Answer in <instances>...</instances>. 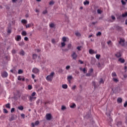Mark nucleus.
<instances>
[{"mask_svg": "<svg viewBox=\"0 0 127 127\" xmlns=\"http://www.w3.org/2000/svg\"><path fill=\"white\" fill-rule=\"evenodd\" d=\"M107 44L108 45H111V44H112V41H109L108 42H107Z\"/></svg>", "mask_w": 127, "mask_h": 127, "instance_id": "nucleus-47", "label": "nucleus"}, {"mask_svg": "<svg viewBox=\"0 0 127 127\" xmlns=\"http://www.w3.org/2000/svg\"><path fill=\"white\" fill-rule=\"evenodd\" d=\"M3 112L5 113V114H7V113H8V111H7V110L5 109H3Z\"/></svg>", "mask_w": 127, "mask_h": 127, "instance_id": "nucleus-46", "label": "nucleus"}, {"mask_svg": "<svg viewBox=\"0 0 127 127\" xmlns=\"http://www.w3.org/2000/svg\"><path fill=\"white\" fill-rule=\"evenodd\" d=\"M18 110H20V111H23V106H20L18 107Z\"/></svg>", "mask_w": 127, "mask_h": 127, "instance_id": "nucleus-25", "label": "nucleus"}, {"mask_svg": "<svg viewBox=\"0 0 127 127\" xmlns=\"http://www.w3.org/2000/svg\"><path fill=\"white\" fill-rule=\"evenodd\" d=\"M121 2L123 5H125V4H126V2L124 1V0H122Z\"/></svg>", "mask_w": 127, "mask_h": 127, "instance_id": "nucleus-45", "label": "nucleus"}, {"mask_svg": "<svg viewBox=\"0 0 127 127\" xmlns=\"http://www.w3.org/2000/svg\"><path fill=\"white\" fill-rule=\"evenodd\" d=\"M123 102V99H122V98H118L117 99V102L119 104H121V103H122Z\"/></svg>", "mask_w": 127, "mask_h": 127, "instance_id": "nucleus-13", "label": "nucleus"}, {"mask_svg": "<svg viewBox=\"0 0 127 127\" xmlns=\"http://www.w3.org/2000/svg\"><path fill=\"white\" fill-rule=\"evenodd\" d=\"M28 95H24L22 96V100H23L24 101H25V100H26V97H28Z\"/></svg>", "mask_w": 127, "mask_h": 127, "instance_id": "nucleus-14", "label": "nucleus"}, {"mask_svg": "<svg viewBox=\"0 0 127 127\" xmlns=\"http://www.w3.org/2000/svg\"><path fill=\"white\" fill-rule=\"evenodd\" d=\"M5 107L7 109H10V104H9V103H7V104L5 105Z\"/></svg>", "mask_w": 127, "mask_h": 127, "instance_id": "nucleus-29", "label": "nucleus"}, {"mask_svg": "<svg viewBox=\"0 0 127 127\" xmlns=\"http://www.w3.org/2000/svg\"><path fill=\"white\" fill-rule=\"evenodd\" d=\"M62 47H65V46L66 45V44L65 42H62L61 43Z\"/></svg>", "mask_w": 127, "mask_h": 127, "instance_id": "nucleus-33", "label": "nucleus"}, {"mask_svg": "<svg viewBox=\"0 0 127 127\" xmlns=\"http://www.w3.org/2000/svg\"><path fill=\"white\" fill-rule=\"evenodd\" d=\"M37 58V55L34 54L33 55V59L34 60Z\"/></svg>", "mask_w": 127, "mask_h": 127, "instance_id": "nucleus-24", "label": "nucleus"}, {"mask_svg": "<svg viewBox=\"0 0 127 127\" xmlns=\"http://www.w3.org/2000/svg\"><path fill=\"white\" fill-rule=\"evenodd\" d=\"M65 69L66 70H69V69H70V65H67L65 67Z\"/></svg>", "mask_w": 127, "mask_h": 127, "instance_id": "nucleus-48", "label": "nucleus"}, {"mask_svg": "<svg viewBox=\"0 0 127 127\" xmlns=\"http://www.w3.org/2000/svg\"><path fill=\"white\" fill-rule=\"evenodd\" d=\"M7 76H8V74L7 72H6V71H4L2 72V77H3V78H6V77H7Z\"/></svg>", "mask_w": 127, "mask_h": 127, "instance_id": "nucleus-8", "label": "nucleus"}, {"mask_svg": "<svg viewBox=\"0 0 127 127\" xmlns=\"http://www.w3.org/2000/svg\"><path fill=\"white\" fill-rule=\"evenodd\" d=\"M81 46H78L76 48V49L78 50V51H81Z\"/></svg>", "mask_w": 127, "mask_h": 127, "instance_id": "nucleus-44", "label": "nucleus"}, {"mask_svg": "<svg viewBox=\"0 0 127 127\" xmlns=\"http://www.w3.org/2000/svg\"><path fill=\"white\" fill-rule=\"evenodd\" d=\"M54 4V1H51L49 2L50 5H53Z\"/></svg>", "mask_w": 127, "mask_h": 127, "instance_id": "nucleus-41", "label": "nucleus"}, {"mask_svg": "<svg viewBox=\"0 0 127 127\" xmlns=\"http://www.w3.org/2000/svg\"><path fill=\"white\" fill-rule=\"evenodd\" d=\"M32 78L34 79L35 78V75H34V74H32Z\"/></svg>", "mask_w": 127, "mask_h": 127, "instance_id": "nucleus-61", "label": "nucleus"}, {"mask_svg": "<svg viewBox=\"0 0 127 127\" xmlns=\"http://www.w3.org/2000/svg\"><path fill=\"white\" fill-rule=\"evenodd\" d=\"M31 25H32V26H33V24H27V25H26V28H29Z\"/></svg>", "mask_w": 127, "mask_h": 127, "instance_id": "nucleus-23", "label": "nucleus"}, {"mask_svg": "<svg viewBox=\"0 0 127 127\" xmlns=\"http://www.w3.org/2000/svg\"><path fill=\"white\" fill-rule=\"evenodd\" d=\"M25 116V115L24 114H21V117L22 118H23V119H24Z\"/></svg>", "mask_w": 127, "mask_h": 127, "instance_id": "nucleus-55", "label": "nucleus"}, {"mask_svg": "<svg viewBox=\"0 0 127 127\" xmlns=\"http://www.w3.org/2000/svg\"><path fill=\"white\" fill-rule=\"evenodd\" d=\"M71 47H72V45L71 44H68L67 45V48L68 49H71Z\"/></svg>", "mask_w": 127, "mask_h": 127, "instance_id": "nucleus-36", "label": "nucleus"}, {"mask_svg": "<svg viewBox=\"0 0 127 127\" xmlns=\"http://www.w3.org/2000/svg\"><path fill=\"white\" fill-rule=\"evenodd\" d=\"M95 57L96 59H100V57H101V55L96 54L95 56Z\"/></svg>", "mask_w": 127, "mask_h": 127, "instance_id": "nucleus-32", "label": "nucleus"}, {"mask_svg": "<svg viewBox=\"0 0 127 127\" xmlns=\"http://www.w3.org/2000/svg\"><path fill=\"white\" fill-rule=\"evenodd\" d=\"M112 77H117V73H116V72H113L112 73Z\"/></svg>", "mask_w": 127, "mask_h": 127, "instance_id": "nucleus-28", "label": "nucleus"}, {"mask_svg": "<svg viewBox=\"0 0 127 127\" xmlns=\"http://www.w3.org/2000/svg\"><path fill=\"white\" fill-rule=\"evenodd\" d=\"M90 3V1L88 0H85L84 1L83 4L84 5H87V4H89Z\"/></svg>", "mask_w": 127, "mask_h": 127, "instance_id": "nucleus-22", "label": "nucleus"}, {"mask_svg": "<svg viewBox=\"0 0 127 127\" xmlns=\"http://www.w3.org/2000/svg\"><path fill=\"white\" fill-rule=\"evenodd\" d=\"M7 33H11V30H10V29H8V30H7Z\"/></svg>", "mask_w": 127, "mask_h": 127, "instance_id": "nucleus-59", "label": "nucleus"}, {"mask_svg": "<svg viewBox=\"0 0 127 127\" xmlns=\"http://www.w3.org/2000/svg\"><path fill=\"white\" fill-rule=\"evenodd\" d=\"M46 120H47V121H50L52 118V116L50 114H47L46 115Z\"/></svg>", "mask_w": 127, "mask_h": 127, "instance_id": "nucleus-5", "label": "nucleus"}, {"mask_svg": "<svg viewBox=\"0 0 127 127\" xmlns=\"http://www.w3.org/2000/svg\"><path fill=\"white\" fill-rule=\"evenodd\" d=\"M111 18L113 20H115V19H116V17H115V16L114 15L111 16Z\"/></svg>", "mask_w": 127, "mask_h": 127, "instance_id": "nucleus-49", "label": "nucleus"}, {"mask_svg": "<svg viewBox=\"0 0 127 127\" xmlns=\"http://www.w3.org/2000/svg\"><path fill=\"white\" fill-rule=\"evenodd\" d=\"M54 72H52L51 74L46 77V80L47 81H52L53 80V76H54Z\"/></svg>", "mask_w": 127, "mask_h": 127, "instance_id": "nucleus-2", "label": "nucleus"}, {"mask_svg": "<svg viewBox=\"0 0 127 127\" xmlns=\"http://www.w3.org/2000/svg\"><path fill=\"white\" fill-rule=\"evenodd\" d=\"M115 56H116V57H118V58L121 57V56H122V55H121V53H117V54H116Z\"/></svg>", "mask_w": 127, "mask_h": 127, "instance_id": "nucleus-18", "label": "nucleus"}, {"mask_svg": "<svg viewBox=\"0 0 127 127\" xmlns=\"http://www.w3.org/2000/svg\"><path fill=\"white\" fill-rule=\"evenodd\" d=\"M102 12H103V11H102L101 9H97V13L99 14H101L102 13Z\"/></svg>", "mask_w": 127, "mask_h": 127, "instance_id": "nucleus-30", "label": "nucleus"}, {"mask_svg": "<svg viewBox=\"0 0 127 127\" xmlns=\"http://www.w3.org/2000/svg\"><path fill=\"white\" fill-rule=\"evenodd\" d=\"M89 52L90 54H94V51L92 49H90V50H89Z\"/></svg>", "mask_w": 127, "mask_h": 127, "instance_id": "nucleus-27", "label": "nucleus"}, {"mask_svg": "<svg viewBox=\"0 0 127 127\" xmlns=\"http://www.w3.org/2000/svg\"><path fill=\"white\" fill-rule=\"evenodd\" d=\"M21 35H22V36H26V35H27V33H26V31H23L21 33Z\"/></svg>", "mask_w": 127, "mask_h": 127, "instance_id": "nucleus-12", "label": "nucleus"}, {"mask_svg": "<svg viewBox=\"0 0 127 127\" xmlns=\"http://www.w3.org/2000/svg\"><path fill=\"white\" fill-rule=\"evenodd\" d=\"M21 22V23H23V24H26V23H27V20L25 19H22Z\"/></svg>", "mask_w": 127, "mask_h": 127, "instance_id": "nucleus-11", "label": "nucleus"}, {"mask_svg": "<svg viewBox=\"0 0 127 127\" xmlns=\"http://www.w3.org/2000/svg\"><path fill=\"white\" fill-rule=\"evenodd\" d=\"M15 39L16 41H20L21 40V36L17 35L16 37H15Z\"/></svg>", "mask_w": 127, "mask_h": 127, "instance_id": "nucleus-7", "label": "nucleus"}, {"mask_svg": "<svg viewBox=\"0 0 127 127\" xmlns=\"http://www.w3.org/2000/svg\"><path fill=\"white\" fill-rule=\"evenodd\" d=\"M75 35L76 36H77L78 37L81 36V34L79 32H76L75 33Z\"/></svg>", "mask_w": 127, "mask_h": 127, "instance_id": "nucleus-20", "label": "nucleus"}, {"mask_svg": "<svg viewBox=\"0 0 127 127\" xmlns=\"http://www.w3.org/2000/svg\"><path fill=\"white\" fill-rule=\"evenodd\" d=\"M28 90H31V89H32V86H31V85H29L28 86Z\"/></svg>", "mask_w": 127, "mask_h": 127, "instance_id": "nucleus-40", "label": "nucleus"}, {"mask_svg": "<svg viewBox=\"0 0 127 127\" xmlns=\"http://www.w3.org/2000/svg\"><path fill=\"white\" fill-rule=\"evenodd\" d=\"M83 72H84V73H85V72H86V68H83Z\"/></svg>", "mask_w": 127, "mask_h": 127, "instance_id": "nucleus-64", "label": "nucleus"}, {"mask_svg": "<svg viewBox=\"0 0 127 127\" xmlns=\"http://www.w3.org/2000/svg\"><path fill=\"white\" fill-rule=\"evenodd\" d=\"M72 90H75L76 89V85H74L71 88Z\"/></svg>", "mask_w": 127, "mask_h": 127, "instance_id": "nucleus-52", "label": "nucleus"}, {"mask_svg": "<svg viewBox=\"0 0 127 127\" xmlns=\"http://www.w3.org/2000/svg\"><path fill=\"white\" fill-rule=\"evenodd\" d=\"M52 43H55V40L52 39Z\"/></svg>", "mask_w": 127, "mask_h": 127, "instance_id": "nucleus-63", "label": "nucleus"}, {"mask_svg": "<svg viewBox=\"0 0 127 127\" xmlns=\"http://www.w3.org/2000/svg\"><path fill=\"white\" fill-rule=\"evenodd\" d=\"M62 110L63 111H64V110H66V107L64 106H62Z\"/></svg>", "mask_w": 127, "mask_h": 127, "instance_id": "nucleus-43", "label": "nucleus"}, {"mask_svg": "<svg viewBox=\"0 0 127 127\" xmlns=\"http://www.w3.org/2000/svg\"><path fill=\"white\" fill-rule=\"evenodd\" d=\"M62 88L63 89H67V88H68V85L67 84H63Z\"/></svg>", "mask_w": 127, "mask_h": 127, "instance_id": "nucleus-21", "label": "nucleus"}, {"mask_svg": "<svg viewBox=\"0 0 127 127\" xmlns=\"http://www.w3.org/2000/svg\"><path fill=\"white\" fill-rule=\"evenodd\" d=\"M75 107H76V104L75 103H73L72 105L70 106V108H71V109H74Z\"/></svg>", "mask_w": 127, "mask_h": 127, "instance_id": "nucleus-26", "label": "nucleus"}, {"mask_svg": "<svg viewBox=\"0 0 127 127\" xmlns=\"http://www.w3.org/2000/svg\"><path fill=\"white\" fill-rule=\"evenodd\" d=\"M49 26L50 27H51V28H53L54 27H55V25L54 24V23H52L50 24Z\"/></svg>", "mask_w": 127, "mask_h": 127, "instance_id": "nucleus-19", "label": "nucleus"}, {"mask_svg": "<svg viewBox=\"0 0 127 127\" xmlns=\"http://www.w3.org/2000/svg\"><path fill=\"white\" fill-rule=\"evenodd\" d=\"M47 12V10H45L43 12V14H46V13Z\"/></svg>", "mask_w": 127, "mask_h": 127, "instance_id": "nucleus-56", "label": "nucleus"}, {"mask_svg": "<svg viewBox=\"0 0 127 127\" xmlns=\"http://www.w3.org/2000/svg\"><path fill=\"white\" fill-rule=\"evenodd\" d=\"M14 108H12L11 109V113H13L14 112Z\"/></svg>", "mask_w": 127, "mask_h": 127, "instance_id": "nucleus-53", "label": "nucleus"}, {"mask_svg": "<svg viewBox=\"0 0 127 127\" xmlns=\"http://www.w3.org/2000/svg\"><path fill=\"white\" fill-rule=\"evenodd\" d=\"M127 106V102H126L125 103L124 105V107L125 108H126Z\"/></svg>", "mask_w": 127, "mask_h": 127, "instance_id": "nucleus-54", "label": "nucleus"}, {"mask_svg": "<svg viewBox=\"0 0 127 127\" xmlns=\"http://www.w3.org/2000/svg\"><path fill=\"white\" fill-rule=\"evenodd\" d=\"M11 0L13 3H14V2H16V1H17V0Z\"/></svg>", "mask_w": 127, "mask_h": 127, "instance_id": "nucleus-62", "label": "nucleus"}, {"mask_svg": "<svg viewBox=\"0 0 127 127\" xmlns=\"http://www.w3.org/2000/svg\"><path fill=\"white\" fill-rule=\"evenodd\" d=\"M99 83H100V84H104V80L103 79V78L100 79Z\"/></svg>", "mask_w": 127, "mask_h": 127, "instance_id": "nucleus-34", "label": "nucleus"}, {"mask_svg": "<svg viewBox=\"0 0 127 127\" xmlns=\"http://www.w3.org/2000/svg\"><path fill=\"white\" fill-rule=\"evenodd\" d=\"M31 126H32V127H35V124L32 123L31 124Z\"/></svg>", "mask_w": 127, "mask_h": 127, "instance_id": "nucleus-60", "label": "nucleus"}, {"mask_svg": "<svg viewBox=\"0 0 127 127\" xmlns=\"http://www.w3.org/2000/svg\"><path fill=\"white\" fill-rule=\"evenodd\" d=\"M113 81L114 82H115V83H118V82H119L118 78H116L115 77L113 78Z\"/></svg>", "mask_w": 127, "mask_h": 127, "instance_id": "nucleus-31", "label": "nucleus"}, {"mask_svg": "<svg viewBox=\"0 0 127 127\" xmlns=\"http://www.w3.org/2000/svg\"><path fill=\"white\" fill-rule=\"evenodd\" d=\"M93 71H94L93 69V68H91V69L89 70V73H92Z\"/></svg>", "mask_w": 127, "mask_h": 127, "instance_id": "nucleus-57", "label": "nucleus"}, {"mask_svg": "<svg viewBox=\"0 0 127 127\" xmlns=\"http://www.w3.org/2000/svg\"><path fill=\"white\" fill-rule=\"evenodd\" d=\"M126 16H127V12L122 14V17H126Z\"/></svg>", "mask_w": 127, "mask_h": 127, "instance_id": "nucleus-35", "label": "nucleus"}, {"mask_svg": "<svg viewBox=\"0 0 127 127\" xmlns=\"http://www.w3.org/2000/svg\"><path fill=\"white\" fill-rule=\"evenodd\" d=\"M14 120V118L13 117V116H12L10 118L9 121L10 122H11Z\"/></svg>", "mask_w": 127, "mask_h": 127, "instance_id": "nucleus-38", "label": "nucleus"}, {"mask_svg": "<svg viewBox=\"0 0 127 127\" xmlns=\"http://www.w3.org/2000/svg\"><path fill=\"white\" fill-rule=\"evenodd\" d=\"M67 40H69V39L66 37H63L62 38V41L63 42H66V41Z\"/></svg>", "mask_w": 127, "mask_h": 127, "instance_id": "nucleus-9", "label": "nucleus"}, {"mask_svg": "<svg viewBox=\"0 0 127 127\" xmlns=\"http://www.w3.org/2000/svg\"><path fill=\"white\" fill-rule=\"evenodd\" d=\"M119 61L121 62V63H125V59H124L120 58Z\"/></svg>", "mask_w": 127, "mask_h": 127, "instance_id": "nucleus-16", "label": "nucleus"}, {"mask_svg": "<svg viewBox=\"0 0 127 127\" xmlns=\"http://www.w3.org/2000/svg\"><path fill=\"white\" fill-rule=\"evenodd\" d=\"M125 40L120 38V40L119 41V44H121L122 46H125Z\"/></svg>", "mask_w": 127, "mask_h": 127, "instance_id": "nucleus-6", "label": "nucleus"}, {"mask_svg": "<svg viewBox=\"0 0 127 127\" xmlns=\"http://www.w3.org/2000/svg\"><path fill=\"white\" fill-rule=\"evenodd\" d=\"M79 62H80V64H83L84 62L80 60L78 61Z\"/></svg>", "mask_w": 127, "mask_h": 127, "instance_id": "nucleus-58", "label": "nucleus"}, {"mask_svg": "<svg viewBox=\"0 0 127 127\" xmlns=\"http://www.w3.org/2000/svg\"><path fill=\"white\" fill-rule=\"evenodd\" d=\"M73 77L71 75H69L67 77V80L68 81V82H70L71 80H72Z\"/></svg>", "mask_w": 127, "mask_h": 127, "instance_id": "nucleus-15", "label": "nucleus"}, {"mask_svg": "<svg viewBox=\"0 0 127 127\" xmlns=\"http://www.w3.org/2000/svg\"><path fill=\"white\" fill-rule=\"evenodd\" d=\"M35 126H38V125H39V121H37L35 122Z\"/></svg>", "mask_w": 127, "mask_h": 127, "instance_id": "nucleus-42", "label": "nucleus"}, {"mask_svg": "<svg viewBox=\"0 0 127 127\" xmlns=\"http://www.w3.org/2000/svg\"><path fill=\"white\" fill-rule=\"evenodd\" d=\"M19 54L20 55H22V56H23L25 54V53L24 52L23 50H21Z\"/></svg>", "mask_w": 127, "mask_h": 127, "instance_id": "nucleus-17", "label": "nucleus"}, {"mask_svg": "<svg viewBox=\"0 0 127 127\" xmlns=\"http://www.w3.org/2000/svg\"><path fill=\"white\" fill-rule=\"evenodd\" d=\"M91 72H88V73H87L86 74V76H91Z\"/></svg>", "mask_w": 127, "mask_h": 127, "instance_id": "nucleus-50", "label": "nucleus"}, {"mask_svg": "<svg viewBox=\"0 0 127 127\" xmlns=\"http://www.w3.org/2000/svg\"><path fill=\"white\" fill-rule=\"evenodd\" d=\"M35 95H36V93L34 92L30 96H29L28 99L30 102H33V101H35V100H36V97H34Z\"/></svg>", "mask_w": 127, "mask_h": 127, "instance_id": "nucleus-1", "label": "nucleus"}, {"mask_svg": "<svg viewBox=\"0 0 127 127\" xmlns=\"http://www.w3.org/2000/svg\"><path fill=\"white\" fill-rule=\"evenodd\" d=\"M71 56L73 60H77V57H78V55H77V54H76L75 52H73Z\"/></svg>", "mask_w": 127, "mask_h": 127, "instance_id": "nucleus-3", "label": "nucleus"}, {"mask_svg": "<svg viewBox=\"0 0 127 127\" xmlns=\"http://www.w3.org/2000/svg\"><path fill=\"white\" fill-rule=\"evenodd\" d=\"M18 80L19 81H21V80H22V81H25V78H24V77L21 78V77L20 76H18Z\"/></svg>", "mask_w": 127, "mask_h": 127, "instance_id": "nucleus-10", "label": "nucleus"}, {"mask_svg": "<svg viewBox=\"0 0 127 127\" xmlns=\"http://www.w3.org/2000/svg\"><path fill=\"white\" fill-rule=\"evenodd\" d=\"M23 71H22V70L21 69H19L18 71V74H22Z\"/></svg>", "mask_w": 127, "mask_h": 127, "instance_id": "nucleus-39", "label": "nucleus"}, {"mask_svg": "<svg viewBox=\"0 0 127 127\" xmlns=\"http://www.w3.org/2000/svg\"><path fill=\"white\" fill-rule=\"evenodd\" d=\"M32 72L33 73H34V74H38V73H39V69L36 67H35L33 68Z\"/></svg>", "mask_w": 127, "mask_h": 127, "instance_id": "nucleus-4", "label": "nucleus"}, {"mask_svg": "<svg viewBox=\"0 0 127 127\" xmlns=\"http://www.w3.org/2000/svg\"><path fill=\"white\" fill-rule=\"evenodd\" d=\"M24 39L25 41H28V38H27V37H25Z\"/></svg>", "mask_w": 127, "mask_h": 127, "instance_id": "nucleus-51", "label": "nucleus"}, {"mask_svg": "<svg viewBox=\"0 0 127 127\" xmlns=\"http://www.w3.org/2000/svg\"><path fill=\"white\" fill-rule=\"evenodd\" d=\"M101 35H102V33H101V32H98L96 34V36H101Z\"/></svg>", "mask_w": 127, "mask_h": 127, "instance_id": "nucleus-37", "label": "nucleus"}]
</instances>
